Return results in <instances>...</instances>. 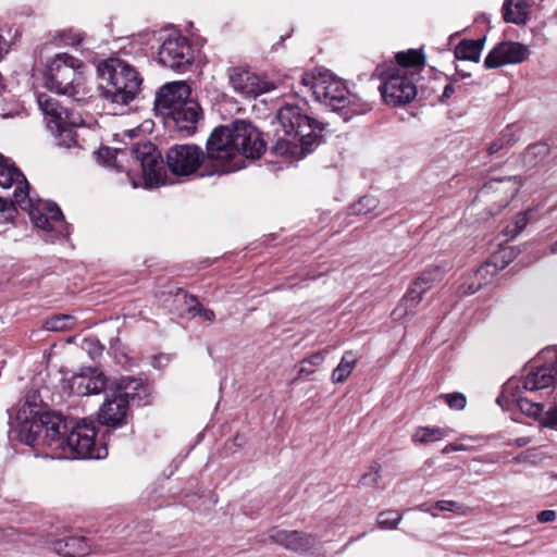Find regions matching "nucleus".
Instances as JSON below:
<instances>
[{
    "label": "nucleus",
    "mask_w": 557,
    "mask_h": 557,
    "mask_svg": "<svg viewBox=\"0 0 557 557\" xmlns=\"http://www.w3.org/2000/svg\"><path fill=\"white\" fill-rule=\"evenodd\" d=\"M17 436L28 446L39 440L59 457L70 459H102L108 455L106 445L96 441V424L91 420L67 421L55 412H40L26 401L16 414Z\"/></svg>",
    "instance_id": "1"
},
{
    "label": "nucleus",
    "mask_w": 557,
    "mask_h": 557,
    "mask_svg": "<svg viewBox=\"0 0 557 557\" xmlns=\"http://www.w3.org/2000/svg\"><path fill=\"white\" fill-rule=\"evenodd\" d=\"M283 135H277L271 151L286 159H301L322 141L323 124L299 104L286 103L276 114Z\"/></svg>",
    "instance_id": "2"
},
{
    "label": "nucleus",
    "mask_w": 557,
    "mask_h": 557,
    "mask_svg": "<svg viewBox=\"0 0 557 557\" xmlns=\"http://www.w3.org/2000/svg\"><path fill=\"white\" fill-rule=\"evenodd\" d=\"M0 186L4 189L15 186L13 198L16 205L29 215L33 224L47 234L46 240L54 243L70 235V226L57 203L34 200L29 196V185L24 174L14 165L0 176Z\"/></svg>",
    "instance_id": "3"
},
{
    "label": "nucleus",
    "mask_w": 557,
    "mask_h": 557,
    "mask_svg": "<svg viewBox=\"0 0 557 557\" xmlns=\"http://www.w3.org/2000/svg\"><path fill=\"white\" fill-rule=\"evenodd\" d=\"M97 157L108 166L122 171V161L131 158L141 170V181L146 188L157 187L168 183L166 170L161 152L150 141L137 143L129 148L116 149L101 147Z\"/></svg>",
    "instance_id": "4"
},
{
    "label": "nucleus",
    "mask_w": 557,
    "mask_h": 557,
    "mask_svg": "<svg viewBox=\"0 0 557 557\" xmlns=\"http://www.w3.org/2000/svg\"><path fill=\"white\" fill-rule=\"evenodd\" d=\"M154 109L175 127L191 135L202 116L199 103L191 97V89L185 82H172L162 86L154 100Z\"/></svg>",
    "instance_id": "5"
},
{
    "label": "nucleus",
    "mask_w": 557,
    "mask_h": 557,
    "mask_svg": "<svg viewBox=\"0 0 557 557\" xmlns=\"http://www.w3.org/2000/svg\"><path fill=\"white\" fill-rule=\"evenodd\" d=\"M301 84L310 88L318 102L333 111H342L345 121L354 114H363L370 110L368 103H360L357 97L348 91L345 83L329 71L305 73L301 76Z\"/></svg>",
    "instance_id": "6"
},
{
    "label": "nucleus",
    "mask_w": 557,
    "mask_h": 557,
    "mask_svg": "<svg viewBox=\"0 0 557 557\" xmlns=\"http://www.w3.org/2000/svg\"><path fill=\"white\" fill-rule=\"evenodd\" d=\"M98 74L106 83L101 85L102 96L113 103L127 104L140 90L141 77L127 62L111 58L98 65Z\"/></svg>",
    "instance_id": "7"
},
{
    "label": "nucleus",
    "mask_w": 557,
    "mask_h": 557,
    "mask_svg": "<svg viewBox=\"0 0 557 557\" xmlns=\"http://www.w3.org/2000/svg\"><path fill=\"white\" fill-rule=\"evenodd\" d=\"M84 67L81 60L67 53H58L46 65L45 86L55 94L79 100L84 96Z\"/></svg>",
    "instance_id": "8"
},
{
    "label": "nucleus",
    "mask_w": 557,
    "mask_h": 557,
    "mask_svg": "<svg viewBox=\"0 0 557 557\" xmlns=\"http://www.w3.org/2000/svg\"><path fill=\"white\" fill-rule=\"evenodd\" d=\"M205 154L210 170L201 176L228 174L244 166L235 145L233 124L221 125L212 131L206 144Z\"/></svg>",
    "instance_id": "9"
},
{
    "label": "nucleus",
    "mask_w": 557,
    "mask_h": 557,
    "mask_svg": "<svg viewBox=\"0 0 557 557\" xmlns=\"http://www.w3.org/2000/svg\"><path fill=\"white\" fill-rule=\"evenodd\" d=\"M520 381L523 391L536 392L553 386L557 395V347L543 349L528 373Z\"/></svg>",
    "instance_id": "10"
},
{
    "label": "nucleus",
    "mask_w": 557,
    "mask_h": 557,
    "mask_svg": "<svg viewBox=\"0 0 557 557\" xmlns=\"http://www.w3.org/2000/svg\"><path fill=\"white\" fill-rule=\"evenodd\" d=\"M383 81L380 91L384 101L388 104L400 106L410 102L417 96V87L408 70L392 69L391 71L377 73Z\"/></svg>",
    "instance_id": "11"
},
{
    "label": "nucleus",
    "mask_w": 557,
    "mask_h": 557,
    "mask_svg": "<svg viewBox=\"0 0 557 557\" xmlns=\"http://www.w3.org/2000/svg\"><path fill=\"white\" fill-rule=\"evenodd\" d=\"M158 60L163 66L184 73L193 65L194 50L187 38L178 33H171L162 39Z\"/></svg>",
    "instance_id": "12"
},
{
    "label": "nucleus",
    "mask_w": 557,
    "mask_h": 557,
    "mask_svg": "<svg viewBox=\"0 0 557 557\" xmlns=\"http://www.w3.org/2000/svg\"><path fill=\"white\" fill-rule=\"evenodd\" d=\"M166 166L175 176L188 177L207 162L205 151L194 144H180L170 147L165 153Z\"/></svg>",
    "instance_id": "13"
},
{
    "label": "nucleus",
    "mask_w": 557,
    "mask_h": 557,
    "mask_svg": "<svg viewBox=\"0 0 557 557\" xmlns=\"http://www.w3.org/2000/svg\"><path fill=\"white\" fill-rule=\"evenodd\" d=\"M232 124L239 158H260L265 151V143L259 129L245 120H236Z\"/></svg>",
    "instance_id": "14"
},
{
    "label": "nucleus",
    "mask_w": 557,
    "mask_h": 557,
    "mask_svg": "<svg viewBox=\"0 0 557 557\" xmlns=\"http://www.w3.org/2000/svg\"><path fill=\"white\" fill-rule=\"evenodd\" d=\"M227 76L233 89L247 98H256L274 89L272 83L244 66H233L228 69Z\"/></svg>",
    "instance_id": "15"
},
{
    "label": "nucleus",
    "mask_w": 557,
    "mask_h": 557,
    "mask_svg": "<svg viewBox=\"0 0 557 557\" xmlns=\"http://www.w3.org/2000/svg\"><path fill=\"white\" fill-rule=\"evenodd\" d=\"M522 388L520 387V381L512 377L508 380L500 393V395L496 398V403L503 408V409H509L512 404H516L519 410L529 416L533 417L535 419H539L542 417L544 411V405L541 403L532 401L528 398L520 396V391Z\"/></svg>",
    "instance_id": "16"
},
{
    "label": "nucleus",
    "mask_w": 557,
    "mask_h": 557,
    "mask_svg": "<svg viewBox=\"0 0 557 557\" xmlns=\"http://www.w3.org/2000/svg\"><path fill=\"white\" fill-rule=\"evenodd\" d=\"M103 404L98 410V421L109 430H115L127 424L131 413L129 406L124 398H120L112 391L107 389Z\"/></svg>",
    "instance_id": "17"
},
{
    "label": "nucleus",
    "mask_w": 557,
    "mask_h": 557,
    "mask_svg": "<svg viewBox=\"0 0 557 557\" xmlns=\"http://www.w3.org/2000/svg\"><path fill=\"white\" fill-rule=\"evenodd\" d=\"M530 51L525 45L504 41L494 47L484 60V67L497 69L506 64L520 63L527 60Z\"/></svg>",
    "instance_id": "18"
},
{
    "label": "nucleus",
    "mask_w": 557,
    "mask_h": 557,
    "mask_svg": "<svg viewBox=\"0 0 557 557\" xmlns=\"http://www.w3.org/2000/svg\"><path fill=\"white\" fill-rule=\"evenodd\" d=\"M70 393L76 396H87L107 393L109 388L106 376L97 369H87L74 374L69 382Z\"/></svg>",
    "instance_id": "19"
},
{
    "label": "nucleus",
    "mask_w": 557,
    "mask_h": 557,
    "mask_svg": "<svg viewBox=\"0 0 557 557\" xmlns=\"http://www.w3.org/2000/svg\"><path fill=\"white\" fill-rule=\"evenodd\" d=\"M109 391L115 393L120 398H124L128 406L131 404L145 406L150 396V387L143 380L128 376L110 384Z\"/></svg>",
    "instance_id": "20"
},
{
    "label": "nucleus",
    "mask_w": 557,
    "mask_h": 557,
    "mask_svg": "<svg viewBox=\"0 0 557 557\" xmlns=\"http://www.w3.org/2000/svg\"><path fill=\"white\" fill-rule=\"evenodd\" d=\"M269 539L284 548L301 554L313 547L317 539L313 534L297 530H282L273 527L269 530Z\"/></svg>",
    "instance_id": "21"
},
{
    "label": "nucleus",
    "mask_w": 557,
    "mask_h": 557,
    "mask_svg": "<svg viewBox=\"0 0 557 557\" xmlns=\"http://www.w3.org/2000/svg\"><path fill=\"white\" fill-rule=\"evenodd\" d=\"M37 102L38 107L41 110V112L45 114V116L49 117L47 121V125L49 126V123H57L64 119V121H67L66 119H70V123L73 125H82L83 120L82 117L73 112L69 111L67 109L60 106L59 101L51 97L48 94L41 92L37 95Z\"/></svg>",
    "instance_id": "22"
},
{
    "label": "nucleus",
    "mask_w": 557,
    "mask_h": 557,
    "mask_svg": "<svg viewBox=\"0 0 557 557\" xmlns=\"http://www.w3.org/2000/svg\"><path fill=\"white\" fill-rule=\"evenodd\" d=\"M50 548L63 557H84L90 553L91 545L84 536H63L50 543Z\"/></svg>",
    "instance_id": "23"
},
{
    "label": "nucleus",
    "mask_w": 557,
    "mask_h": 557,
    "mask_svg": "<svg viewBox=\"0 0 557 557\" xmlns=\"http://www.w3.org/2000/svg\"><path fill=\"white\" fill-rule=\"evenodd\" d=\"M67 121L61 120L54 124L49 123V129L54 134L57 145L64 148H71L77 145V133L75 131L79 125H73Z\"/></svg>",
    "instance_id": "24"
},
{
    "label": "nucleus",
    "mask_w": 557,
    "mask_h": 557,
    "mask_svg": "<svg viewBox=\"0 0 557 557\" xmlns=\"http://www.w3.org/2000/svg\"><path fill=\"white\" fill-rule=\"evenodd\" d=\"M529 15V5L525 0H507L503 5L505 22L524 24Z\"/></svg>",
    "instance_id": "25"
},
{
    "label": "nucleus",
    "mask_w": 557,
    "mask_h": 557,
    "mask_svg": "<svg viewBox=\"0 0 557 557\" xmlns=\"http://www.w3.org/2000/svg\"><path fill=\"white\" fill-rule=\"evenodd\" d=\"M484 39L461 40L455 48V57L459 60L479 62Z\"/></svg>",
    "instance_id": "26"
},
{
    "label": "nucleus",
    "mask_w": 557,
    "mask_h": 557,
    "mask_svg": "<svg viewBox=\"0 0 557 557\" xmlns=\"http://www.w3.org/2000/svg\"><path fill=\"white\" fill-rule=\"evenodd\" d=\"M357 356L354 351L348 350L345 351L337 367L333 370L332 373V382L335 384L343 383L352 372L356 363H357Z\"/></svg>",
    "instance_id": "27"
},
{
    "label": "nucleus",
    "mask_w": 557,
    "mask_h": 557,
    "mask_svg": "<svg viewBox=\"0 0 557 557\" xmlns=\"http://www.w3.org/2000/svg\"><path fill=\"white\" fill-rule=\"evenodd\" d=\"M420 283H413L405 296L401 298L396 310H403L404 312L399 317L409 314L422 300L423 294L419 289Z\"/></svg>",
    "instance_id": "28"
},
{
    "label": "nucleus",
    "mask_w": 557,
    "mask_h": 557,
    "mask_svg": "<svg viewBox=\"0 0 557 557\" xmlns=\"http://www.w3.org/2000/svg\"><path fill=\"white\" fill-rule=\"evenodd\" d=\"M448 431L442 428L420 426L412 434V441L419 444L437 442L447 436Z\"/></svg>",
    "instance_id": "29"
},
{
    "label": "nucleus",
    "mask_w": 557,
    "mask_h": 557,
    "mask_svg": "<svg viewBox=\"0 0 557 557\" xmlns=\"http://www.w3.org/2000/svg\"><path fill=\"white\" fill-rule=\"evenodd\" d=\"M395 59L399 69L407 70L408 67H421L425 63L424 54L417 49H409L408 51H401L396 53Z\"/></svg>",
    "instance_id": "30"
},
{
    "label": "nucleus",
    "mask_w": 557,
    "mask_h": 557,
    "mask_svg": "<svg viewBox=\"0 0 557 557\" xmlns=\"http://www.w3.org/2000/svg\"><path fill=\"white\" fill-rule=\"evenodd\" d=\"M549 152L546 144L531 145L524 153V163L529 166H535L540 161L544 160Z\"/></svg>",
    "instance_id": "31"
},
{
    "label": "nucleus",
    "mask_w": 557,
    "mask_h": 557,
    "mask_svg": "<svg viewBox=\"0 0 557 557\" xmlns=\"http://www.w3.org/2000/svg\"><path fill=\"white\" fill-rule=\"evenodd\" d=\"M327 354V350H321L318 352H314L310 355L309 357L305 358L300 362V368L298 371V375H309L312 374L315 371V368L322 364V362L325 359V356Z\"/></svg>",
    "instance_id": "32"
},
{
    "label": "nucleus",
    "mask_w": 557,
    "mask_h": 557,
    "mask_svg": "<svg viewBox=\"0 0 557 557\" xmlns=\"http://www.w3.org/2000/svg\"><path fill=\"white\" fill-rule=\"evenodd\" d=\"M75 324V319L69 314L54 315L48 319L45 323V327L49 331H65L72 329Z\"/></svg>",
    "instance_id": "33"
},
{
    "label": "nucleus",
    "mask_w": 557,
    "mask_h": 557,
    "mask_svg": "<svg viewBox=\"0 0 557 557\" xmlns=\"http://www.w3.org/2000/svg\"><path fill=\"white\" fill-rule=\"evenodd\" d=\"M403 516L395 510L382 511L377 516V527L382 530H394L401 521Z\"/></svg>",
    "instance_id": "34"
},
{
    "label": "nucleus",
    "mask_w": 557,
    "mask_h": 557,
    "mask_svg": "<svg viewBox=\"0 0 557 557\" xmlns=\"http://www.w3.org/2000/svg\"><path fill=\"white\" fill-rule=\"evenodd\" d=\"M379 200L373 196H364L350 207V213L355 215L368 214L377 208Z\"/></svg>",
    "instance_id": "35"
},
{
    "label": "nucleus",
    "mask_w": 557,
    "mask_h": 557,
    "mask_svg": "<svg viewBox=\"0 0 557 557\" xmlns=\"http://www.w3.org/2000/svg\"><path fill=\"white\" fill-rule=\"evenodd\" d=\"M381 479V465L376 461H373L366 473L362 474L359 484L368 487H379V482Z\"/></svg>",
    "instance_id": "36"
},
{
    "label": "nucleus",
    "mask_w": 557,
    "mask_h": 557,
    "mask_svg": "<svg viewBox=\"0 0 557 557\" xmlns=\"http://www.w3.org/2000/svg\"><path fill=\"white\" fill-rule=\"evenodd\" d=\"M530 210L519 213L516 216L515 221L511 224L507 225L506 234L511 238L518 236L527 227L530 221Z\"/></svg>",
    "instance_id": "37"
},
{
    "label": "nucleus",
    "mask_w": 557,
    "mask_h": 557,
    "mask_svg": "<svg viewBox=\"0 0 557 557\" xmlns=\"http://www.w3.org/2000/svg\"><path fill=\"white\" fill-rule=\"evenodd\" d=\"M434 507L438 510L454 512L458 516H467L469 512L467 506L455 500H437Z\"/></svg>",
    "instance_id": "38"
},
{
    "label": "nucleus",
    "mask_w": 557,
    "mask_h": 557,
    "mask_svg": "<svg viewBox=\"0 0 557 557\" xmlns=\"http://www.w3.org/2000/svg\"><path fill=\"white\" fill-rule=\"evenodd\" d=\"M440 276V271L437 269H434L432 271H425L423 272L413 283H420L419 289H421V293L424 294L426 290H429L435 280H437Z\"/></svg>",
    "instance_id": "39"
},
{
    "label": "nucleus",
    "mask_w": 557,
    "mask_h": 557,
    "mask_svg": "<svg viewBox=\"0 0 557 557\" xmlns=\"http://www.w3.org/2000/svg\"><path fill=\"white\" fill-rule=\"evenodd\" d=\"M189 298L190 301L194 302V305L189 307V311L193 315H199L209 322H212L215 319L213 310L202 307L195 296H189Z\"/></svg>",
    "instance_id": "40"
},
{
    "label": "nucleus",
    "mask_w": 557,
    "mask_h": 557,
    "mask_svg": "<svg viewBox=\"0 0 557 557\" xmlns=\"http://www.w3.org/2000/svg\"><path fill=\"white\" fill-rule=\"evenodd\" d=\"M540 419L544 428L557 431V404L555 403L546 411H543Z\"/></svg>",
    "instance_id": "41"
},
{
    "label": "nucleus",
    "mask_w": 557,
    "mask_h": 557,
    "mask_svg": "<svg viewBox=\"0 0 557 557\" xmlns=\"http://www.w3.org/2000/svg\"><path fill=\"white\" fill-rule=\"evenodd\" d=\"M505 183H512V185H513V188H512V190H511V194H510L509 198H507V199L505 200V205H504V206H507V205H508V202H509V200H510V199H512V198L516 196V194H517V193H518V190H519V187L521 186V180H520V178H518L517 176H515V177H506V178L494 180V181H492L490 184H486V185L484 186V189L492 188L494 184H496V185H503V184H505Z\"/></svg>",
    "instance_id": "42"
},
{
    "label": "nucleus",
    "mask_w": 557,
    "mask_h": 557,
    "mask_svg": "<svg viewBox=\"0 0 557 557\" xmlns=\"http://www.w3.org/2000/svg\"><path fill=\"white\" fill-rule=\"evenodd\" d=\"M442 397L450 409L461 410L466 407L467 399L461 393L445 394Z\"/></svg>",
    "instance_id": "43"
},
{
    "label": "nucleus",
    "mask_w": 557,
    "mask_h": 557,
    "mask_svg": "<svg viewBox=\"0 0 557 557\" xmlns=\"http://www.w3.org/2000/svg\"><path fill=\"white\" fill-rule=\"evenodd\" d=\"M60 39L64 45L76 46L84 39V34L74 29H66L60 33Z\"/></svg>",
    "instance_id": "44"
},
{
    "label": "nucleus",
    "mask_w": 557,
    "mask_h": 557,
    "mask_svg": "<svg viewBox=\"0 0 557 557\" xmlns=\"http://www.w3.org/2000/svg\"><path fill=\"white\" fill-rule=\"evenodd\" d=\"M511 141H512V138H511V134L510 133H504L502 134V136L499 138H497L496 140H494L490 146H488V154H495L497 152H499L502 149H504L506 146H509L511 145Z\"/></svg>",
    "instance_id": "45"
},
{
    "label": "nucleus",
    "mask_w": 557,
    "mask_h": 557,
    "mask_svg": "<svg viewBox=\"0 0 557 557\" xmlns=\"http://www.w3.org/2000/svg\"><path fill=\"white\" fill-rule=\"evenodd\" d=\"M14 205H16L15 200L12 201L0 197V214L3 220H10L13 218L15 212Z\"/></svg>",
    "instance_id": "46"
},
{
    "label": "nucleus",
    "mask_w": 557,
    "mask_h": 557,
    "mask_svg": "<svg viewBox=\"0 0 557 557\" xmlns=\"http://www.w3.org/2000/svg\"><path fill=\"white\" fill-rule=\"evenodd\" d=\"M496 271V267L492 265L490 263H486L482 267H480L476 272L474 273V278L479 280L480 277H485L486 274L494 275Z\"/></svg>",
    "instance_id": "47"
},
{
    "label": "nucleus",
    "mask_w": 557,
    "mask_h": 557,
    "mask_svg": "<svg viewBox=\"0 0 557 557\" xmlns=\"http://www.w3.org/2000/svg\"><path fill=\"white\" fill-rule=\"evenodd\" d=\"M556 517H557L556 511L547 509V510H542L541 512H539L537 520L541 523H546V522L554 521L556 519Z\"/></svg>",
    "instance_id": "48"
},
{
    "label": "nucleus",
    "mask_w": 557,
    "mask_h": 557,
    "mask_svg": "<svg viewBox=\"0 0 557 557\" xmlns=\"http://www.w3.org/2000/svg\"><path fill=\"white\" fill-rule=\"evenodd\" d=\"M465 449H466V446H465V445H462V444H454V443H451V444L446 445V446L443 448L442 453H443L444 455H446V454H449V453H451V451H459V450H465Z\"/></svg>",
    "instance_id": "49"
},
{
    "label": "nucleus",
    "mask_w": 557,
    "mask_h": 557,
    "mask_svg": "<svg viewBox=\"0 0 557 557\" xmlns=\"http://www.w3.org/2000/svg\"><path fill=\"white\" fill-rule=\"evenodd\" d=\"M455 92V87L451 84H447L444 88V91L441 96V101L444 102L449 99Z\"/></svg>",
    "instance_id": "50"
},
{
    "label": "nucleus",
    "mask_w": 557,
    "mask_h": 557,
    "mask_svg": "<svg viewBox=\"0 0 557 557\" xmlns=\"http://www.w3.org/2000/svg\"><path fill=\"white\" fill-rule=\"evenodd\" d=\"M482 286V283L481 282H478V283H474L472 282L471 284H469L467 286V288H465L463 293L466 294H474L476 293Z\"/></svg>",
    "instance_id": "51"
},
{
    "label": "nucleus",
    "mask_w": 557,
    "mask_h": 557,
    "mask_svg": "<svg viewBox=\"0 0 557 557\" xmlns=\"http://www.w3.org/2000/svg\"><path fill=\"white\" fill-rule=\"evenodd\" d=\"M11 163L8 159H5L2 154H0V176H3V173L9 169Z\"/></svg>",
    "instance_id": "52"
},
{
    "label": "nucleus",
    "mask_w": 557,
    "mask_h": 557,
    "mask_svg": "<svg viewBox=\"0 0 557 557\" xmlns=\"http://www.w3.org/2000/svg\"><path fill=\"white\" fill-rule=\"evenodd\" d=\"M419 509H420L421 511L429 512V513H430L431 516H433V517H437V516H438V515L434 511V509H436V508L434 507V505H433V506H429L428 504H422V505H420V506H419Z\"/></svg>",
    "instance_id": "53"
},
{
    "label": "nucleus",
    "mask_w": 557,
    "mask_h": 557,
    "mask_svg": "<svg viewBox=\"0 0 557 557\" xmlns=\"http://www.w3.org/2000/svg\"><path fill=\"white\" fill-rule=\"evenodd\" d=\"M176 297H181L183 299H186L188 297L187 293L183 290L182 288H177L176 290Z\"/></svg>",
    "instance_id": "54"
},
{
    "label": "nucleus",
    "mask_w": 557,
    "mask_h": 557,
    "mask_svg": "<svg viewBox=\"0 0 557 557\" xmlns=\"http://www.w3.org/2000/svg\"><path fill=\"white\" fill-rule=\"evenodd\" d=\"M549 252L556 253L557 252V240L549 246Z\"/></svg>",
    "instance_id": "55"
},
{
    "label": "nucleus",
    "mask_w": 557,
    "mask_h": 557,
    "mask_svg": "<svg viewBox=\"0 0 557 557\" xmlns=\"http://www.w3.org/2000/svg\"><path fill=\"white\" fill-rule=\"evenodd\" d=\"M132 184H133V186H134V187H138V186L140 185V184H139L136 180H134V178H132Z\"/></svg>",
    "instance_id": "56"
}]
</instances>
